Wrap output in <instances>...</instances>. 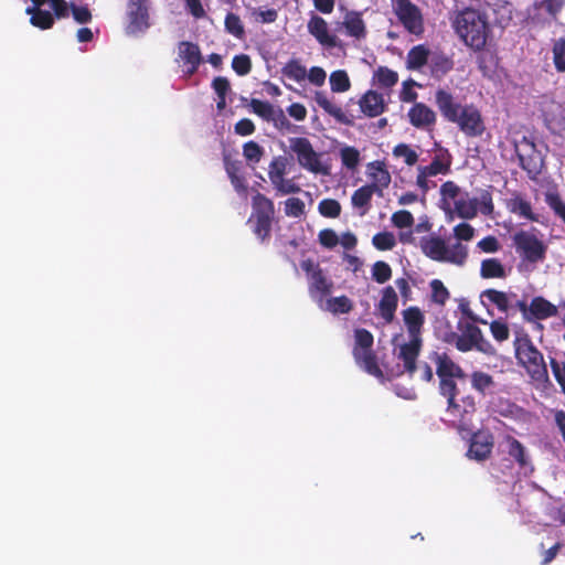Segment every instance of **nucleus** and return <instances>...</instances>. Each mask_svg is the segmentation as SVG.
I'll return each instance as SVG.
<instances>
[{
  "label": "nucleus",
  "mask_w": 565,
  "mask_h": 565,
  "mask_svg": "<svg viewBox=\"0 0 565 565\" xmlns=\"http://www.w3.org/2000/svg\"><path fill=\"white\" fill-rule=\"evenodd\" d=\"M342 206L335 199H323L318 204V212L327 218H337L340 216Z\"/></svg>",
  "instance_id": "nucleus-47"
},
{
  "label": "nucleus",
  "mask_w": 565,
  "mask_h": 565,
  "mask_svg": "<svg viewBox=\"0 0 565 565\" xmlns=\"http://www.w3.org/2000/svg\"><path fill=\"white\" fill-rule=\"evenodd\" d=\"M454 60L445 53H435L430 58V70L435 77L445 76L454 68Z\"/></svg>",
  "instance_id": "nucleus-37"
},
{
  "label": "nucleus",
  "mask_w": 565,
  "mask_h": 565,
  "mask_svg": "<svg viewBox=\"0 0 565 565\" xmlns=\"http://www.w3.org/2000/svg\"><path fill=\"white\" fill-rule=\"evenodd\" d=\"M264 154V148L254 140H249L243 145V157L250 167H255L259 163Z\"/></svg>",
  "instance_id": "nucleus-41"
},
{
  "label": "nucleus",
  "mask_w": 565,
  "mask_h": 565,
  "mask_svg": "<svg viewBox=\"0 0 565 565\" xmlns=\"http://www.w3.org/2000/svg\"><path fill=\"white\" fill-rule=\"evenodd\" d=\"M423 253L430 259L445 263L446 243L439 236L424 238L420 243Z\"/></svg>",
  "instance_id": "nucleus-30"
},
{
  "label": "nucleus",
  "mask_w": 565,
  "mask_h": 565,
  "mask_svg": "<svg viewBox=\"0 0 565 565\" xmlns=\"http://www.w3.org/2000/svg\"><path fill=\"white\" fill-rule=\"evenodd\" d=\"M558 315L557 306L542 296H536L531 300L530 322L534 320H545Z\"/></svg>",
  "instance_id": "nucleus-25"
},
{
  "label": "nucleus",
  "mask_w": 565,
  "mask_h": 565,
  "mask_svg": "<svg viewBox=\"0 0 565 565\" xmlns=\"http://www.w3.org/2000/svg\"><path fill=\"white\" fill-rule=\"evenodd\" d=\"M232 68L239 76H245L252 71V61L247 54L235 55L232 60Z\"/></svg>",
  "instance_id": "nucleus-57"
},
{
  "label": "nucleus",
  "mask_w": 565,
  "mask_h": 565,
  "mask_svg": "<svg viewBox=\"0 0 565 565\" xmlns=\"http://www.w3.org/2000/svg\"><path fill=\"white\" fill-rule=\"evenodd\" d=\"M445 263L463 266L468 258V248L460 242H456L451 246L446 247Z\"/></svg>",
  "instance_id": "nucleus-39"
},
{
  "label": "nucleus",
  "mask_w": 565,
  "mask_h": 565,
  "mask_svg": "<svg viewBox=\"0 0 565 565\" xmlns=\"http://www.w3.org/2000/svg\"><path fill=\"white\" fill-rule=\"evenodd\" d=\"M374 78L381 87L391 88L398 82V74L386 66H380L374 72Z\"/></svg>",
  "instance_id": "nucleus-46"
},
{
  "label": "nucleus",
  "mask_w": 565,
  "mask_h": 565,
  "mask_svg": "<svg viewBox=\"0 0 565 565\" xmlns=\"http://www.w3.org/2000/svg\"><path fill=\"white\" fill-rule=\"evenodd\" d=\"M284 212L289 217H300L306 212L305 202L299 198H289L285 201Z\"/></svg>",
  "instance_id": "nucleus-54"
},
{
  "label": "nucleus",
  "mask_w": 565,
  "mask_h": 565,
  "mask_svg": "<svg viewBox=\"0 0 565 565\" xmlns=\"http://www.w3.org/2000/svg\"><path fill=\"white\" fill-rule=\"evenodd\" d=\"M513 349L518 365L523 367L533 381H547L548 371L544 355L526 332L522 331L515 334Z\"/></svg>",
  "instance_id": "nucleus-3"
},
{
  "label": "nucleus",
  "mask_w": 565,
  "mask_h": 565,
  "mask_svg": "<svg viewBox=\"0 0 565 565\" xmlns=\"http://www.w3.org/2000/svg\"><path fill=\"white\" fill-rule=\"evenodd\" d=\"M372 244L379 250H391L396 245V239L391 232H380L373 236Z\"/></svg>",
  "instance_id": "nucleus-53"
},
{
  "label": "nucleus",
  "mask_w": 565,
  "mask_h": 565,
  "mask_svg": "<svg viewBox=\"0 0 565 565\" xmlns=\"http://www.w3.org/2000/svg\"><path fill=\"white\" fill-rule=\"evenodd\" d=\"M490 332L493 339L498 342L507 341L510 337L508 324L502 320H493L490 323Z\"/></svg>",
  "instance_id": "nucleus-59"
},
{
  "label": "nucleus",
  "mask_w": 565,
  "mask_h": 565,
  "mask_svg": "<svg viewBox=\"0 0 565 565\" xmlns=\"http://www.w3.org/2000/svg\"><path fill=\"white\" fill-rule=\"evenodd\" d=\"M398 307V296L392 286H386L381 291V299L376 306V313L385 323H391L395 319V312Z\"/></svg>",
  "instance_id": "nucleus-20"
},
{
  "label": "nucleus",
  "mask_w": 565,
  "mask_h": 565,
  "mask_svg": "<svg viewBox=\"0 0 565 565\" xmlns=\"http://www.w3.org/2000/svg\"><path fill=\"white\" fill-rule=\"evenodd\" d=\"M469 377L471 388L481 396H487L494 392L497 383L493 376L489 373L481 370H476L471 372Z\"/></svg>",
  "instance_id": "nucleus-28"
},
{
  "label": "nucleus",
  "mask_w": 565,
  "mask_h": 565,
  "mask_svg": "<svg viewBox=\"0 0 565 565\" xmlns=\"http://www.w3.org/2000/svg\"><path fill=\"white\" fill-rule=\"evenodd\" d=\"M477 201L478 211H480L482 215L490 216L493 214L494 205L492 201V193L489 190H483Z\"/></svg>",
  "instance_id": "nucleus-61"
},
{
  "label": "nucleus",
  "mask_w": 565,
  "mask_h": 565,
  "mask_svg": "<svg viewBox=\"0 0 565 565\" xmlns=\"http://www.w3.org/2000/svg\"><path fill=\"white\" fill-rule=\"evenodd\" d=\"M281 73L284 76L298 83L302 82L307 76L306 67L295 58L286 63V65L281 68Z\"/></svg>",
  "instance_id": "nucleus-45"
},
{
  "label": "nucleus",
  "mask_w": 565,
  "mask_h": 565,
  "mask_svg": "<svg viewBox=\"0 0 565 565\" xmlns=\"http://www.w3.org/2000/svg\"><path fill=\"white\" fill-rule=\"evenodd\" d=\"M402 315L409 339H423L422 332L425 324L423 311L416 306H411L403 310Z\"/></svg>",
  "instance_id": "nucleus-22"
},
{
  "label": "nucleus",
  "mask_w": 565,
  "mask_h": 565,
  "mask_svg": "<svg viewBox=\"0 0 565 565\" xmlns=\"http://www.w3.org/2000/svg\"><path fill=\"white\" fill-rule=\"evenodd\" d=\"M393 156L403 158L407 166H414L418 161V154L407 143H398L393 148Z\"/></svg>",
  "instance_id": "nucleus-52"
},
{
  "label": "nucleus",
  "mask_w": 565,
  "mask_h": 565,
  "mask_svg": "<svg viewBox=\"0 0 565 565\" xmlns=\"http://www.w3.org/2000/svg\"><path fill=\"white\" fill-rule=\"evenodd\" d=\"M330 88L333 93H344L351 88V82L347 71L337 70L330 74Z\"/></svg>",
  "instance_id": "nucleus-44"
},
{
  "label": "nucleus",
  "mask_w": 565,
  "mask_h": 565,
  "mask_svg": "<svg viewBox=\"0 0 565 565\" xmlns=\"http://www.w3.org/2000/svg\"><path fill=\"white\" fill-rule=\"evenodd\" d=\"M493 446V435L488 430H478L470 438L467 456L477 461H484L491 456Z\"/></svg>",
  "instance_id": "nucleus-18"
},
{
  "label": "nucleus",
  "mask_w": 565,
  "mask_h": 565,
  "mask_svg": "<svg viewBox=\"0 0 565 565\" xmlns=\"http://www.w3.org/2000/svg\"><path fill=\"white\" fill-rule=\"evenodd\" d=\"M393 12L404 29L414 35L424 33V18L420 9L411 0H392Z\"/></svg>",
  "instance_id": "nucleus-9"
},
{
  "label": "nucleus",
  "mask_w": 565,
  "mask_h": 565,
  "mask_svg": "<svg viewBox=\"0 0 565 565\" xmlns=\"http://www.w3.org/2000/svg\"><path fill=\"white\" fill-rule=\"evenodd\" d=\"M366 173L371 179V185L376 190V194L383 195V190L388 188L392 178L384 161L375 160L366 164Z\"/></svg>",
  "instance_id": "nucleus-19"
},
{
  "label": "nucleus",
  "mask_w": 565,
  "mask_h": 565,
  "mask_svg": "<svg viewBox=\"0 0 565 565\" xmlns=\"http://www.w3.org/2000/svg\"><path fill=\"white\" fill-rule=\"evenodd\" d=\"M126 33L138 35L150 28L149 0H128Z\"/></svg>",
  "instance_id": "nucleus-12"
},
{
  "label": "nucleus",
  "mask_w": 565,
  "mask_h": 565,
  "mask_svg": "<svg viewBox=\"0 0 565 565\" xmlns=\"http://www.w3.org/2000/svg\"><path fill=\"white\" fill-rule=\"evenodd\" d=\"M507 209L519 217L539 222V217L533 212L531 203L519 193H514L513 196L507 201Z\"/></svg>",
  "instance_id": "nucleus-26"
},
{
  "label": "nucleus",
  "mask_w": 565,
  "mask_h": 565,
  "mask_svg": "<svg viewBox=\"0 0 565 565\" xmlns=\"http://www.w3.org/2000/svg\"><path fill=\"white\" fill-rule=\"evenodd\" d=\"M457 215L465 220L475 218L478 214L477 198L470 199L468 193H465L454 202Z\"/></svg>",
  "instance_id": "nucleus-35"
},
{
  "label": "nucleus",
  "mask_w": 565,
  "mask_h": 565,
  "mask_svg": "<svg viewBox=\"0 0 565 565\" xmlns=\"http://www.w3.org/2000/svg\"><path fill=\"white\" fill-rule=\"evenodd\" d=\"M342 166L354 171L360 163V151L352 146H345L340 150Z\"/></svg>",
  "instance_id": "nucleus-48"
},
{
  "label": "nucleus",
  "mask_w": 565,
  "mask_h": 565,
  "mask_svg": "<svg viewBox=\"0 0 565 565\" xmlns=\"http://www.w3.org/2000/svg\"><path fill=\"white\" fill-rule=\"evenodd\" d=\"M26 14L30 15V23L40 29L49 30L54 25V15L47 11L38 7H28L25 10Z\"/></svg>",
  "instance_id": "nucleus-34"
},
{
  "label": "nucleus",
  "mask_w": 565,
  "mask_h": 565,
  "mask_svg": "<svg viewBox=\"0 0 565 565\" xmlns=\"http://www.w3.org/2000/svg\"><path fill=\"white\" fill-rule=\"evenodd\" d=\"M436 104L441 115L448 121L456 124L467 137H480L484 132L483 118L475 105H460L445 89L436 92Z\"/></svg>",
  "instance_id": "nucleus-2"
},
{
  "label": "nucleus",
  "mask_w": 565,
  "mask_h": 565,
  "mask_svg": "<svg viewBox=\"0 0 565 565\" xmlns=\"http://www.w3.org/2000/svg\"><path fill=\"white\" fill-rule=\"evenodd\" d=\"M179 58L188 65L186 74L193 75L202 63V54L198 44L189 41L179 43Z\"/></svg>",
  "instance_id": "nucleus-21"
},
{
  "label": "nucleus",
  "mask_w": 565,
  "mask_h": 565,
  "mask_svg": "<svg viewBox=\"0 0 565 565\" xmlns=\"http://www.w3.org/2000/svg\"><path fill=\"white\" fill-rule=\"evenodd\" d=\"M481 299L486 298L492 305H494L499 311L507 313L509 310V297L504 291L497 289H486L480 295Z\"/></svg>",
  "instance_id": "nucleus-40"
},
{
  "label": "nucleus",
  "mask_w": 565,
  "mask_h": 565,
  "mask_svg": "<svg viewBox=\"0 0 565 565\" xmlns=\"http://www.w3.org/2000/svg\"><path fill=\"white\" fill-rule=\"evenodd\" d=\"M480 276L484 279H503L507 277V270L500 259L486 258L481 262Z\"/></svg>",
  "instance_id": "nucleus-36"
},
{
  "label": "nucleus",
  "mask_w": 565,
  "mask_h": 565,
  "mask_svg": "<svg viewBox=\"0 0 565 565\" xmlns=\"http://www.w3.org/2000/svg\"><path fill=\"white\" fill-rule=\"evenodd\" d=\"M355 345L353 350H372L374 338L373 334L366 329H356L355 333Z\"/></svg>",
  "instance_id": "nucleus-56"
},
{
  "label": "nucleus",
  "mask_w": 565,
  "mask_h": 565,
  "mask_svg": "<svg viewBox=\"0 0 565 565\" xmlns=\"http://www.w3.org/2000/svg\"><path fill=\"white\" fill-rule=\"evenodd\" d=\"M327 309L334 315L349 313L353 303L347 296L333 297L327 300Z\"/></svg>",
  "instance_id": "nucleus-49"
},
{
  "label": "nucleus",
  "mask_w": 565,
  "mask_h": 565,
  "mask_svg": "<svg viewBox=\"0 0 565 565\" xmlns=\"http://www.w3.org/2000/svg\"><path fill=\"white\" fill-rule=\"evenodd\" d=\"M318 239L328 249H332L339 244V236L332 228L321 230L318 234Z\"/></svg>",
  "instance_id": "nucleus-62"
},
{
  "label": "nucleus",
  "mask_w": 565,
  "mask_h": 565,
  "mask_svg": "<svg viewBox=\"0 0 565 565\" xmlns=\"http://www.w3.org/2000/svg\"><path fill=\"white\" fill-rule=\"evenodd\" d=\"M374 193L376 190L369 184L362 185L352 193L351 204L360 211V216H364L370 211Z\"/></svg>",
  "instance_id": "nucleus-31"
},
{
  "label": "nucleus",
  "mask_w": 565,
  "mask_h": 565,
  "mask_svg": "<svg viewBox=\"0 0 565 565\" xmlns=\"http://www.w3.org/2000/svg\"><path fill=\"white\" fill-rule=\"evenodd\" d=\"M308 32L317 40V42L326 49L339 47L343 49V43L337 35L329 32L327 21L320 15L313 14L307 24Z\"/></svg>",
  "instance_id": "nucleus-17"
},
{
  "label": "nucleus",
  "mask_w": 565,
  "mask_h": 565,
  "mask_svg": "<svg viewBox=\"0 0 565 565\" xmlns=\"http://www.w3.org/2000/svg\"><path fill=\"white\" fill-rule=\"evenodd\" d=\"M392 222L398 228H406L414 224V216L409 211L401 210L393 213Z\"/></svg>",
  "instance_id": "nucleus-63"
},
{
  "label": "nucleus",
  "mask_w": 565,
  "mask_h": 565,
  "mask_svg": "<svg viewBox=\"0 0 565 565\" xmlns=\"http://www.w3.org/2000/svg\"><path fill=\"white\" fill-rule=\"evenodd\" d=\"M439 393L447 401L445 420L459 431H470L472 417L477 411L475 397L472 395H466L458 398V387Z\"/></svg>",
  "instance_id": "nucleus-4"
},
{
  "label": "nucleus",
  "mask_w": 565,
  "mask_h": 565,
  "mask_svg": "<svg viewBox=\"0 0 565 565\" xmlns=\"http://www.w3.org/2000/svg\"><path fill=\"white\" fill-rule=\"evenodd\" d=\"M275 218V205L271 199L260 192L252 198V215L249 222L254 221L253 232L264 242L269 238Z\"/></svg>",
  "instance_id": "nucleus-6"
},
{
  "label": "nucleus",
  "mask_w": 565,
  "mask_h": 565,
  "mask_svg": "<svg viewBox=\"0 0 565 565\" xmlns=\"http://www.w3.org/2000/svg\"><path fill=\"white\" fill-rule=\"evenodd\" d=\"M504 443L507 444V451L509 456L519 465L520 468H525L530 461L523 444L511 435H507L504 437Z\"/></svg>",
  "instance_id": "nucleus-33"
},
{
  "label": "nucleus",
  "mask_w": 565,
  "mask_h": 565,
  "mask_svg": "<svg viewBox=\"0 0 565 565\" xmlns=\"http://www.w3.org/2000/svg\"><path fill=\"white\" fill-rule=\"evenodd\" d=\"M411 124L416 128H423L433 125L436 121V115L427 105L416 103L408 111Z\"/></svg>",
  "instance_id": "nucleus-27"
},
{
  "label": "nucleus",
  "mask_w": 565,
  "mask_h": 565,
  "mask_svg": "<svg viewBox=\"0 0 565 565\" xmlns=\"http://www.w3.org/2000/svg\"><path fill=\"white\" fill-rule=\"evenodd\" d=\"M431 290L430 301L435 305L444 307L450 298V292L440 279H433L429 282Z\"/></svg>",
  "instance_id": "nucleus-42"
},
{
  "label": "nucleus",
  "mask_w": 565,
  "mask_h": 565,
  "mask_svg": "<svg viewBox=\"0 0 565 565\" xmlns=\"http://www.w3.org/2000/svg\"><path fill=\"white\" fill-rule=\"evenodd\" d=\"M451 26L460 41L475 52H481L492 34L488 14L472 7L457 10Z\"/></svg>",
  "instance_id": "nucleus-1"
},
{
  "label": "nucleus",
  "mask_w": 565,
  "mask_h": 565,
  "mask_svg": "<svg viewBox=\"0 0 565 565\" xmlns=\"http://www.w3.org/2000/svg\"><path fill=\"white\" fill-rule=\"evenodd\" d=\"M516 252L527 262L537 263L544 259L546 246L537 236L527 231H520L513 236Z\"/></svg>",
  "instance_id": "nucleus-11"
},
{
  "label": "nucleus",
  "mask_w": 565,
  "mask_h": 565,
  "mask_svg": "<svg viewBox=\"0 0 565 565\" xmlns=\"http://www.w3.org/2000/svg\"><path fill=\"white\" fill-rule=\"evenodd\" d=\"M429 50L423 44L412 47L407 53L406 66L408 70H419L428 62Z\"/></svg>",
  "instance_id": "nucleus-38"
},
{
  "label": "nucleus",
  "mask_w": 565,
  "mask_h": 565,
  "mask_svg": "<svg viewBox=\"0 0 565 565\" xmlns=\"http://www.w3.org/2000/svg\"><path fill=\"white\" fill-rule=\"evenodd\" d=\"M392 277V268L391 266L383 260H377L372 266V278L377 284H384L388 281Z\"/></svg>",
  "instance_id": "nucleus-51"
},
{
  "label": "nucleus",
  "mask_w": 565,
  "mask_h": 565,
  "mask_svg": "<svg viewBox=\"0 0 565 565\" xmlns=\"http://www.w3.org/2000/svg\"><path fill=\"white\" fill-rule=\"evenodd\" d=\"M252 17L258 23H274L278 18L276 9L253 8Z\"/></svg>",
  "instance_id": "nucleus-58"
},
{
  "label": "nucleus",
  "mask_w": 565,
  "mask_h": 565,
  "mask_svg": "<svg viewBox=\"0 0 565 565\" xmlns=\"http://www.w3.org/2000/svg\"><path fill=\"white\" fill-rule=\"evenodd\" d=\"M361 111L370 117L374 118L384 113L386 105L384 97L376 90H367L359 100Z\"/></svg>",
  "instance_id": "nucleus-23"
},
{
  "label": "nucleus",
  "mask_w": 565,
  "mask_h": 565,
  "mask_svg": "<svg viewBox=\"0 0 565 565\" xmlns=\"http://www.w3.org/2000/svg\"><path fill=\"white\" fill-rule=\"evenodd\" d=\"M269 122L282 132H295V126L289 121L281 108H276Z\"/></svg>",
  "instance_id": "nucleus-55"
},
{
  "label": "nucleus",
  "mask_w": 565,
  "mask_h": 565,
  "mask_svg": "<svg viewBox=\"0 0 565 565\" xmlns=\"http://www.w3.org/2000/svg\"><path fill=\"white\" fill-rule=\"evenodd\" d=\"M302 269L309 275V294L311 297L319 296L320 299L331 292L333 282L326 277L323 270L311 260L302 263Z\"/></svg>",
  "instance_id": "nucleus-16"
},
{
  "label": "nucleus",
  "mask_w": 565,
  "mask_h": 565,
  "mask_svg": "<svg viewBox=\"0 0 565 565\" xmlns=\"http://www.w3.org/2000/svg\"><path fill=\"white\" fill-rule=\"evenodd\" d=\"M290 149L296 153L300 167L312 172H324L320 161V154L315 151L309 139L296 137L290 139Z\"/></svg>",
  "instance_id": "nucleus-13"
},
{
  "label": "nucleus",
  "mask_w": 565,
  "mask_h": 565,
  "mask_svg": "<svg viewBox=\"0 0 565 565\" xmlns=\"http://www.w3.org/2000/svg\"><path fill=\"white\" fill-rule=\"evenodd\" d=\"M428 359L436 365V374L439 377V392L458 387L457 383L450 380V374L457 363L452 361L447 352L431 351L428 354Z\"/></svg>",
  "instance_id": "nucleus-15"
},
{
  "label": "nucleus",
  "mask_w": 565,
  "mask_h": 565,
  "mask_svg": "<svg viewBox=\"0 0 565 565\" xmlns=\"http://www.w3.org/2000/svg\"><path fill=\"white\" fill-rule=\"evenodd\" d=\"M288 159L285 156L274 157L268 166V178L277 194L287 195L300 192L294 179H286Z\"/></svg>",
  "instance_id": "nucleus-10"
},
{
  "label": "nucleus",
  "mask_w": 565,
  "mask_h": 565,
  "mask_svg": "<svg viewBox=\"0 0 565 565\" xmlns=\"http://www.w3.org/2000/svg\"><path fill=\"white\" fill-rule=\"evenodd\" d=\"M224 29L228 34L233 35L234 38H236L238 40H243L245 38L246 33H245L244 24H243L241 18L233 12H228L225 15Z\"/></svg>",
  "instance_id": "nucleus-43"
},
{
  "label": "nucleus",
  "mask_w": 565,
  "mask_h": 565,
  "mask_svg": "<svg viewBox=\"0 0 565 565\" xmlns=\"http://www.w3.org/2000/svg\"><path fill=\"white\" fill-rule=\"evenodd\" d=\"M249 106L253 113L268 122L276 109V107H274L269 102L260 100L257 98H253Z\"/></svg>",
  "instance_id": "nucleus-50"
},
{
  "label": "nucleus",
  "mask_w": 565,
  "mask_h": 565,
  "mask_svg": "<svg viewBox=\"0 0 565 565\" xmlns=\"http://www.w3.org/2000/svg\"><path fill=\"white\" fill-rule=\"evenodd\" d=\"M343 26L349 36L356 40L365 39L367 31L362 14L356 11H349L343 20Z\"/></svg>",
  "instance_id": "nucleus-29"
},
{
  "label": "nucleus",
  "mask_w": 565,
  "mask_h": 565,
  "mask_svg": "<svg viewBox=\"0 0 565 565\" xmlns=\"http://www.w3.org/2000/svg\"><path fill=\"white\" fill-rule=\"evenodd\" d=\"M423 347V339H409L408 342L399 345L397 359L403 362V370L396 373L392 372L393 376H401L407 373L411 377L417 371V359L420 354Z\"/></svg>",
  "instance_id": "nucleus-14"
},
{
  "label": "nucleus",
  "mask_w": 565,
  "mask_h": 565,
  "mask_svg": "<svg viewBox=\"0 0 565 565\" xmlns=\"http://www.w3.org/2000/svg\"><path fill=\"white\" fill-rule=\"evenodd\" d=\"M553 60L558 72H565V39H559L553 46Z\"/></svg>",
  "instance_id": "nucleus-60"
},
{
  "label": "nucleus",
  "mask_w": 565,
  "mask_h": 565,
  "mask_svg": "<svg viewBox=\"0 0 565 565\" xmlns=\"http://www.w3.org/2000/svg\"><path fill=\"white\" fill-rule=\"evenodd\" d=\"M459 194L460 188L454 181H446L440 186V195L444 202L448 203L449 200L455 202Z\"/></svg>",
  "instance_id": "nucleus-64"
},
{
  "label": "nucleus",
  "mask_w": 565,
  "mask_h": 565,
  "mask_svg": "<svg viewBox=\"0 0 565 565\" xmlns=\"http://www.w3.org/2000/svg\"><path fill=\"white\" fill-rule=\"evenodd\" d=\"M315 100L328 115L332 116L338 122L351 125L352 120L344 114L341 107L332 104L324 92H316Z\"/></svg>",
  "instance_id": "nucleus-32"
},
{
  "label": "nucleus",
  "mask_w": 565,
  "mask_h": 565,
  "mask_svg": "<svg viewBox=\"0 0 565 565\" xmlns=\"http://www.w3.org/2000/svg\"><path fill=\"white\" fill-rule=\"evenodd\" d=\"M515 152L520 166L527 173V177L531 180H536L544 168V159L536 149L534 141L523 136L522 139L515 143Z\"/></svg>",
  "instance_id": "nucleus-7"
},
{
  "label": "nucleus",
  "mask_w": 565,
  "mask_h": 565,
  "mask_svg": "<svg viewBox=\"0 0 565 565\" xmlns=\"http://www.w3.org/2000/svg\"><path fill=\"white\" fill-rule=\"evenodd\" d=\"M452 156L446 148H439L438 152L434 156L428 166H419L417 168L416 185L427 193L430 189L428 178L438 174H448L451 169Z\"/></svg>",
  "instance_id": "nucleus-8"
},
{
  "label": "nucleus",
  "mask_w": 565,
  "mask_h": 565,
  "mask_svg": "<svg viewBox=\"0 0 565 565\" xmlns=\"http://www.w3.org/2000/svg\"><path fill=\"white\" fill-rule=\"evenodd\" d=\"M465 313L471 320V322H458L460 339L459 343H457V350L460 352H469L476 350L487 355H494L497 352L495 348L488 339L484 338L481 329L476 324L477 322L487 324V321L479 318L470 310H466Z\"/></svg>",
  "instance_id": "nucleus-5"
},
{
  "label": "nucleus",
  "mask_w": 565,
  "mask_h": 565,
  "mask_svg": "<svg viewBox=\"0 0 565 565\" xmlns=\"http://www.w3.org/2000/svg\"><path fill=\"white\" fill-rule=\"evenodd\" d=\"M355 363L362 367L366 373L373 375L379 380L384 379V373L377 364V359L373 350H353L352 351Z\"/></svg>",
  "instance_id": "nucleus-24"
}]
</instances>
